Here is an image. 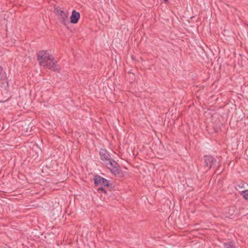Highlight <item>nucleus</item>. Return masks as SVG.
Returning <instances> with one entry per match:
<instances>
[{
  "label": "nucleus",
  "mask_w": 248,
  "mask_h": 248,
  "mask_svg": "<svg viewBox=\"0 0 248 248\" xmlns=\"http://www.w3.org/2000/svg\"><path fill=\"white\" fill-rule=\"evenodd\" d=\"M36 55L37 61L40 65L54 71L59 70V67L57 64V62L46 51H40L37 53Z\"/></svg>",
  "instance_id": "f257e3e1"
},
{
  "label": "nucleus",
  "mask_w": 248,
  "mask_h": 248,
  "mask_svg": "<svg viewBox=\"0 0 248 248\" xmlns=\"http://www.w3.org/2000/svg\"><path fill=\"white\" fill-rule=\"evenodd\" d=\"M54 13L57 16L60 22L65 26L69 24L68 19V12L65 10H63L60 7H56L54 9Z\"/></svg>",
  "instance_id": "f03ea898"
},
{
  "label": "nucleus",
  "mask_w": 248,
  "mask_h": 248,
  "mask_svg": "<svg viewBox=\"0 0 248 248\" xmlns=\"http://www.w3.org/2000/svg\"><path fill=\"white\" fill-rule=\"evenodd\" d=\"M107 167L110 170L112 173L114 175H118L121 170L118 163L112 158L106 163Z\"/></svg>",
  "instance_id": "7ed1b4c3"
},
{
  "label": "nucleus",
  "mask_w": 248,
  "mask_h": 248,
  "mask_svg": "<svg viewBox=\"0 0 248 248\" xmlns=\"http://www.w3.org/2000/svg\"><path fill=\"white\" fill-rule=\"evenodd\" d=\"M94 183L95 186L101 185L102 186L109 187L111 184L110 181L99 175H95L94 178Z\"/></svg>",
  "instance_id": "20e7f679"
},
{
  "label": "nucleus",
  "mask_w": 248,
  "mask_h": 248,
  "mask_svg": "<svg viewBox=\"0 0 248 248\" xmlns=\"http://www.w3.org/2000/svg\"><path fill=\"white\" fill-rule=\"evenodd\" d=\"M204 166L208 168V170L211 169L217 163L216 159L210 155H205L203 156Z\"/></svg>",
  "instance_id": "39448f33"
},
{
  "label": "nucleus",
  "mask_w": 248,
  "mask_h": 248,
  "mask_svg": "<svg viewBox=\"0 0 248 248\" xmlns=\"http://www.w3.org/2000/svg\"><path fill=\"white\" fill-rule=\"evenodd\" d=\"M8 86V79L5 71L0 65V86L2 88H6Z\"/></svg>",
  "instance_id": "423d86ee"
},
{
  "label": "nucleus",
  "mask_w": 248,
  "mask_h": 248,
  "mask_svg": "<svg viewBox=\"0 0 248 248\" xmlns=\"http://www.w3.org/2000/svg\"><path fill=\"white\" fill-rule=\"evenodd\" d=\"M99 156L101 160L105 163L112 158L108 151L105 149H100Z\"/></svg>",
  "instance_id": "0eeeda50"
},
{
  "label": "nucleus",
  "mask_w": 248,
  "mask_h": 248,
  "mask_svg": "<svg viewBox=\"0 0 248 248\" xmlns=\"http://www.w3.org/2000/svg\"><path fill=\"white\" fill-rule=\"evenodd\" d=\"M80 15L79 12H77L76 10H73L72 12V15L70 16V21L71 23L76 24L78 22Z\"/></svg>",
  "instance_id": "6e6552de"
},
{
  "label": "nucleus",
  "mask_w": 248,
  "mask_h": 248,
  "mask_svg": "<svg viewBox=\"0 0 248 248\" xmlns=\"http://www.w3.org/2000/svg\"><path fill=\"white\" fill-rule=\"evenodd\" d=\"M240 194L246 201L248 202V189L240 192Z\"/></svg>",
  "instance_id": "1a4fd4ad"
},
{
  "label": "nucleus",
  "mask_w": 248,
  "mask_h": 248,
  "mask_svg": "<svg viewBox=\"0 0 248 248\" xmlns=\"http://www.w3.org/2000/svg\"><path fill=\"white\" fill-rule=\"evenodd\" d=\"M223 245L225 248H235L234 243L232 242L224 243Z\"/></svg>",
  "instance_id": "9d476101"
},
{
  "label": "nucleus",
  "mask_w": 248,
  "mask_h": 248,
  "mask_svg": "<svg viewBox=\"0 0 248 248\" xmlns=\"http://www.w3.org/2000/svg\"><path fill=\"white\" fill-rule=\"evenodd\" d=\"M98 191H101L102 192H103L105 194L107 193V191L104 189V188L102 186H101L100 187H99L98 188Z\"/></svg>",
  "instance_id": "9b49d317"
},
{
  "label": "nucleus",
  "mask_w": 248,
  "mask_h": 248,
  "mask_svg": "<svg viewBox=\"0 0 248 248\" xmlns=\"http://www.w3.org/2000/svg\"><path fill=\"white\" fill-rule=\"evenodd\" d=\"M164 1L166 2V1H168V0H163Z\"/></svg>",
  "instance_id": "f8f14e48"
},
{
  "label": "nucleus",
  "mask_w": 248,
  "mask_h": 248,
  "mask_svg": "<svg viewBox=\"0 0 248 248\" xmlns=\"http://www.w3.org/2000/svg\"><path fill=\"white\" fill-rule=\"evenodd\" d=\"M5 101H0V102H4Z\"/></svg>",
  "instance_id": "ddd939ff"
}]
</instances>
